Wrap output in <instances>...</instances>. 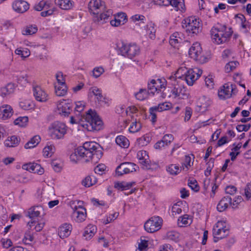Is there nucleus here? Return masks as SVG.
<instances>
[{"label": "nucleus", "mask_w": 251, "mask_h": 251, "mask_svg": "<svg viewBox=\"0 0 251 251\" xmlns=\"http://www.w3.org/2000/svg\"><path fill=\"white\" fill-rule=\"evenodd\" d=\"M103 155L102 148L99 144L94 142H87L83 146L78 147L70 156L71 161L77 162L79 158H83L85 162L97 163Z\"/></svg>", "instance_id": "nucleus-1"}, {"label": "nucleus", "mask_w": 251, "mask_h": 251, "mask_svg": "<svg viewBox=\"0 0 251 251\" xmlns=\"http://www.w3.org/2000/svg\"><path fill=\"white\" fill-rule=\"evenodd\" d=\"M83 120L86 122V124L82 125L88 131H99L102 128V121L96 111L92 109H89L83 116H81V118L78 116L71 117L70 122L72 124H80V122Z\"/></svg>", "instance_id": "nucleus-2"}, {"label": "nucleus", "mask_w": 251, "mask_h": 251, "mask_svg": "<svg viewBox=\"0 0 251 251\" xmlns=\"http://www.w3.org/2000/svg\"><path fill=\"white\" fill-rule=\"evenodd\" d=\"M233 31L231 27H227L226 25L217 24L210 30L211 39L213 42L218 45L228 42Z\"/></svg>", "instance_id": "nucleus-3"}, {"label": "nucleus", "mask_w": 251, "mask_h": 251, "mask_svg": "<svg viewBox=\"0 0 251 251\" xmlns=\"http://www.w3.org/2000/svg\"><path fill=\"white\" fill-rule=\"evenodd\" d=\"M49 131L52 139H61L67 133V126L63 123L56 121L50 125L49 127Z\"/></svg>", "instance_id": "nucleus-4"}, {"label": "nucleus", "mask_w": 251, "mask_h": 251, "mask_svg": "<svg viewBox=\"0 0 251 251\" xmlns=\"http://www.w3.org/2000/svg\"><path fill=\"white\" fill-rule=\"evenodd\" d=\"M140 48L136 44H126L122 43L120 48L122 55L132 59L140 53Z\"/></svg>", "instance_id": "nucleus-5"}, {"label": "nucleus", "mask_w": 251, "mask_h": 251, "mask_svg": "<svg viewBox=\"0 0 251 251\" xmlns=\"http://www.w3.org/2000/svg\"><path fill=\"white\" fill-rule=\"evenodd\" d=\"M189 55L191 58L200 63H204L207 61V58L203 54L201 45L198 42L194 43L190 48Z\"/></svg>", "instance_id": "nucleus-6"}, {"label": "nucleus", "mask_w": 251, "mask_h": 251, "mask_svg": "<svg viewBox=\"0 0 251 251\" xmlns=\"http://www.w3.org/2000/svg\"><path fill=\"white\" fill-rule=\"evenodd\" d=\"M162 221V218L159 216L152 217L145 223V229L149 233L157 231L161 228Z\"/></svg>", "instance_id": "nucleus-7"}, {"label": "nucleus", "mask_w": 251, "mask_h": 251, "mask_svg": "<svg viewBox=\"0 0 251 251\" xmlns=\"http://www.w3.org/2000/svg\"><path fill=\"white\" fill-rule=\"evenodd\" d=\"M202 71L198 68L189 69L184 72V75L181 77L188 85L192 86L194 82L201 75Z\"/></svg>", "instance_id": "nucleus-8"}, {"label": "nucleus", "mask_w": 251, "mask_h": 251, "mask_svg": "<svg viewBox=\"0 0 251 251\" xmlns=\"http://www.w3.org/2000/svg\"><path fill=\"white\" fill-rule=\"evenodd\" d=\"M222 89L218 92V96L220 99L225 100L231 97L232 94H235L237 92L236 85L232 83L225 84Z\"/></svg>", "instance_id": "nucleus-9"}, {"label": "nucleus", "mask_w": 251, "mask_h": 251, "mask_svg": "<svg viewBox=\"0 0 251 251\" xmlns=\"http://www.w3.org/2000/svg\"><path fill=\"white\" fill-rule=\"evenodd\" d=\"M226 223L223 221H218L213 228V235L220 236V238H224L228 234V228Z\"/></svg>", "instance_id": "nucleus-10"}, {"label": "nucleus", "mask_w": 251, "mask_h": 251, "mask_svg": "<svg viewBox=\"0 0 251 251\" xmlns=\"http://www.w3.org/2000/svg\"><path fill=\"white\" fill-rule=\"evenodd\" d=\"M136 165L131 162H124L118 166L116 170V174L119 176H122L123 174H126L132 173L136 171L135 168Z\"/></svg>", "instance_id": "nucleus-11"}, {"label": "nucleus", "mask_w": 251, "mask_h": 251, "mask_svg": "<svg viewBox=\"0 0 251 251\" xmlns=\"http://www.w3.org/2000/svg\"><path fill=\"white\" fill-rule=\"evenodd\" d=\"M73 103L69 100H63L57 105L59 113L62 116H68L72 111Z\"/></svg>", "instance_id": "nucleus-12"}, {"label": "nucleus", "mask_w": 251, "mask_h": 251, "mask_svg": "<svg viewBox=\"0 0 251 251\" xmlns=\"http://www.w3.org/2000/svg\"><path fill=\"white\" fill-rule=\"evenodd\" d=\"M104 2L101 0H91L88 4L89 10L91 14L99 16L104 8Z\"/></svg>", "instance_id": "nucleus-13"}, {"label": "nucleus", "mask_w": 251, "mask_h": 251, "mask_svg": "<svg viewBox=\"0 0 251 251\" xmlns=\"http://www.w3.org/2000/svg\"><path fill=\"white\" fill-rule=\"evenodd\" d=\"M73 209L72 217L74 220L78 223L83 222L86 217V209L81 205L75 206Z\"/></svg>", "instance_id": "nucleus-14"}, {"label": "nucleus", "mask_w": 251, "mask_h": 251, "mask_svg": "<svg viewBox=\"0 0 251 251\" xmlns=\"http://www.w3.org/2000/svg\"><path fill=\"white\" fill-rule=\"evenodd\" d=\"M13 10L17 13L23 14L29 8V4L23 0H17L12 3Z\"/></svg>", "instance_id": "nucleus-15"}, {"label": "nucleus", "mask_w": 251, "mask_h": 251, "mask_svg": "<svg viewBox=\"0 0 251 251\" xmlns=\"http://www.w3.org/2000/svg\"><path fill=\"white\" fill-rule=\"evenodd\" d=\"M180 81L178 83L171 81V84L174 86V88L171 90V93L174 96L175 98L179 97L183 98V96L187 95L186 93V89L183 86L179 84Z\"/></svg>", "instance_id": "nucleus-16"}, {"label": "nucleus", "mask_w": 251, "mask_h": 251, "mask_svg": "<svg viewBox=\"0 0 251 251\" xmlns=\"http://www.w3.org/2000/svg\"><path fill=\"white\" fill-rule=\"evenodd\" d=\"M160 79H157V81L152 79L150 83H148V92L152 95L154 94L155 92L161 91V89L165 88L164 83H161Z\"/></svg>", "instance_id": "nucleus-17"}, {"label": "nucleus", "mask_w": 251, "mask_h": 251, "mask_svg": "<svg viewBox=\"0 0 251 251\" xmlns=\"http://www.w3.org/2000/svg\"><path fill=\"white\" fill-rule=\"evenodd\" d=\"M197 104V110L201 112H204L207 110L208 107L211 105V101L209 98L205 96H202L199 99Z\"/></svg>", "instance_id": "nucleus-18"}, {"label": "nucleus", "mask_w": 251, "mask_h": 251, "mask_svg": "<svg viewBox=\"0 0 251 251\" xmlns=\"http://www.w3.org/2000/svg\"><path fill=\"white\" fill-rule=\"evenodd\" d=\"M44 214V208L41 205L34 206L29 208L26 215L32 219Z\"/></svg>", "instance_id": "nucleus-19"}, {"label": "nucleus", "mask_w": 251, "mask_h": 251, "mask_svg": "<svg viewBox=\"0 0 251 251\" xmlns=\"http://www.w3.org/2000/svg\"><path fill=\"white\" fill-rule=\"evenodd\" d=\"M13 111L11 106L4 104L0 107V119L6 120L10 118L13 115Z\"/></svg>", "instance_id": "nucleus-20"}, {"label": "nucleus", "mask_w": 251, "mask_h": 251, "mask_svg": "<svg viewBox=\"0 0 251 251\" xmlns=\"http://www.w3.org/2000/svg\"><path fill=\"white\" fill-rule=\"evenodd\" d=\"M33 95L35 99L41 102H45L48 100V95L39 86L33 87Z\"/></svg>", "instance_id": "nucleus-21"}, {"label": "nucleus", "mask_w": 251, "mask_h": 251, "mask_svg": "<svg viewBox=\"0 0 251 251\" xmlns=\"http://www.w3.org/2000/svg\"><path fill=\"white\" fill-rule=\"evenodd\" d=\"M72 229V226L71 224H62L58 228V235L61 238H66L70 235Z\"/></svg>", "instance_id": "nucleus-22"}, {"label": "nucleus", "mask_w": 251, "mask_h": 251, "mask_svg": "<svg viewBox=\"0 0 251 251\" xmlns=\"http://www.w3.org/2000/svg\"><path fill=\"white\" fill-rule=\"evenodd\" d=\"M231 198L230 196L224 197L218 203L217 209L219 212L225 211L228 206L231 204Z\"/></svg>", "instance_id": "nucleus-23"}, {"label": "nucleus", "mask_w": 251, "mask_h": 251, "mask_svg": "<svg viewBox=\"0 0 251 251\" xmlns=\"http://www.w3.org/2000/svg\"><path fill=\"white\" fill-rule=\"evenodd\" d=\"M97 227L92 225H88L84 229L83 236L86 240H90L97 232Z\"/></svg>", "instance_id": "nucleus-24"}, {"label": "nucleus", "mask_w": 251, "mask_h": 251, "mask_svg": "<svg viewBox=\"0 0 251 251\" xmlns=\"http://www.w3.org/2000/svg\"><path fill=\"white\" fill-rule=\"evenodd\" d=\"M187 70L188 69L185 67H180L177 70L176 74L175 75V76L171 75L169 76V79L171 81H173L178 83L179 81H180V80H183V79L181 76L184 75V72H185V71H187Z\"/></svg>", "instance_id": "nucleus-25"}, {"label": "nucleus", "mask_w": 251, "mask_h": 251, "mask_svg": "<svg viewBox=\"0 0 251 251\" xmlns=\"http://www.w3.org/2000/svg\"><path fill=\"white\" fill-rule=\"evenodd\" d=\"M92 93L96 97V100L99 104H106L107 102L106 101V99L102 95L101 90L96 87H93Z\"/></svg>", "instance_id": "nucleus-26"}, {"label": "nucleus", "mask_w": 251, "mask_h": 251, "mask_svg": "<svg viewBox=\"0 0 251 251\" xmlns=\"http://www.w3.org/2000/svg\"><path fill=\"white\" fill-rule=\"evenodd\" d=\"M15 88V85L14 83H8L5 86L2 87L0 89V95L2 97H6V96L14 92Z\"/></svg>", "instance_id": "nucleus-27"}, {"label": "nucleus", "mask_w": 251, "mask_h": 251, "mask_svg": "<svg viewBox=\"0 0 251 251\" xmlns=\"http://www.w3.org/2000/svg\"><path fill=\"white\" fill-rule=\"evenodd\" d=\"M180 35H182V33L177 32H175L172 34L170 38V44L172 46L176 47V44L181 43L182 39L180 37Z\"/></svg>", "instance_id": "nucleus-28"}, {"label": "nucleus", "mask_w": 251, "mask_h": 251, "mask_svg": "<svg viewBox=\"0 0 251 251\" xmlns=\"http://www.w3.org/2000/svg\"><path fill=\"white\" fill-rule=\"evenodd\" d=\"M97 182V178L93 175H90L86 176L82 181V184L86 187H89Z\"/></svg>", "instance_id": "nucleus-29"}, {"label": "nucleus", "mask_w": 251, "mask_h": 251, "mask_svg": "<svg viewBox=\"0 0 251 251\" xmlns=\"http://www.w3.org/2000/svg\"><path fill=\"white\" fill-rule=\"evenodd\" d=\"M104 11L100 13L99 16H127L125 12L121 11H116V9L103 10Z\"/></svg>", "instance_id": "nucleus-30"}, {"label": "nucleus", "mask_w": 251, "mask_h": 251, "mask_svg": "<svg viewBox=\"0 0 251 251\" xmlns=\"http://www.w3.org/2000/svg\"><path fill=\"white\" fill-rule=\"evenodd\" d=\"M55 3L64 10L70 9L73 6V1L71 0H56Z\"/></svg>", "instance_id": "nucleus-31"}, {"label": "nucleus", "mask_w": 251, "mask_h": 251, "mask_svg": "<svg viewBox=\"0 0 251 251\" xmlns=\"http://www.w3.org/2000/svg\"><path fill=\"white\" fill-rule=\"evenodd\" d=\"M127 21V17H114L110 20V24L113 26H118L125 24Z\"/></svg>", "instance_id": "nucleus-32"}, {"label": "nucleus", "mask_w": 251, "mask_h": 251, "mask_svg": "<svg viewBox=\"0 0 251 251\" xmlns=\"http://www.w3.org/2000/svg\"><path fill=\"white\" fill-rule=\"evenodd\" d=\"M40 140L41 138L39 135H35L25 144V148L26 149L33 148L39 143Z\"/></svg>", "instance_id": "nucleus-33"}, {"label": "nucleus", "mask_w": 251, "mask_h": 251, "mask_svg": "<svg viewBox=\"0 0 251 251\" xmlns=\"http://www.w3.org/2000/svg\"><path fill=\"white\" fill-rule=\"evenodd\" d=\"M20 139L18 138L17 136L13 135L5 140V145L8 147H14L17 146L19 142Z\"/></svg>", "instance_id": "nucleus-34"}, {"label": "nucleus", "mask_w": 251, "mask_h": 251, "mask_svg": "<svg viewBox=\"0 0 251 251\" xmlns=\"http://www.w3.org/2000/svg\"><path fill=\"white\" fill-rule=\"evenodd\" d=\"M54 88L55 94L57 96H64L67 93V87L66 84L55 85Z\"/></svg>", "instance_id": "nucleus-35"}, {"label": "nucleus", "mask_w": 251, "mask_h": 251, "mask_svg": "<svg viewBox=\"0 0 251 251\" xmlns=\"http://www.w3.org/2000/svg\"><path fill=\"white\" fill-rule=\"evenodd\" d=\"M241 21V29L244 33H247L250 29L251 23L245 17H237Z\"/></svg>", "instance_id": "nucleus-36"}, {"label": "nucleus", "mask_w": 251, "mask_h": 251, "mask_svg": "<svg viewBox=\"0 0 251 251\" xmlns=\"http://www.w3.org/2000/svg\"><path fill=\"white\" fill-rule=\"evenodd\" d=\"M115 142L119 146L124 148H127L129 145L128 140L123 135L118 136L115 139Z\"/></svg>", "instance_id": "nucleus-37"}, {"label": "nucleus", "mask_w": 251, "mask_h": 251, "mask_svg": "<svg viewBox=\"0 0 251 251\" xmlns=\"http://www.w3.org/2000/svg\"><path fill=\"white\" fill-rule=\"evenodd\" d=\"M170 5L176 8V10H180L183 13L185 10V5L183 2L178 1L177 0H171L169 1Z\"/></svg>", "instance_id": "nucleus-38"}, {"label": "nucleus", "mask_w": 251, "mask_h": 251, "mask_svg": "<svg viewBox=\"0 0 251 251\" xmlns=\"http://www.w3.org/2000/svg\"><path fill=\"white\" fill-rule=\"evenodd\" d=\"M136 99L139 100H143L147 99L149 95L146 89H140L139 91L134 94Z\"/></svg>", "instance_id": "nucleus-39"}, {"label": "nucleus", "mask_w": 251, "mask_h": 251, "mask_svg": "<svg viewBox=\"0 0 251 251\" xmlns=\"http://www.w3.org/2000/svg\"><path fill=\"white\" fill-rule=\"evenodd\" d=\"M151 136L148 134L144 135L142 137L138 139L137 143L142 147L147 146L151 141Z\"/></svg>", "instance_id": "nucleus-40"}, {"label": "nucleus", "mask_w": 251, "mask_h": 251, "mask_svg": "<svg viewBox=\"0 0 251 251\" xmlns=\"http://www.w3.org/2000/svg\"><path fill=\"white\" fill-rule=\"evenodd\" d=\"M184 21L186 25H200V19L197 17H188Z\"/></svg>", "instance_id": "nucleus-41"}, {"label": "nucleus", "mask_w": 251, "mask_h": 251, "mask_svg": "<svg viewBox=\"0 0 251 251\" xmlns=\"http://www.w3.org/2000/svg\"><path fill=\"white\" fill-rule=\"evenodd\" d=\"M166 238L168 240L177 242L179 239V234L175 231H170L167 232Z\"/></svg>", "instance_id": "nucleus-42"}, {"label": "nucleus", "mask_w": 251, "mask_h": 251, "mask_svg": "<svg viewBox=\"0 0 251 251\" xmlns=\"http://www.w3.org/2000/svg\"><path fill=\"white\" fill-rule=\"evenodd\" d=\"M141 124L139 121H135L132 122L130 125L128 130L131 133H136L139 131L141 128Z\"/></svg>", "instance_id": "nucleus-43"}, {"label": "nucleus", "mask_w": 251, "mask_h": 251, "mask_svg": "<svg viewBox=\"0 0 251 251\" xmlns=\"http://www.w3.org/2000/svg\"><path fill=\"white\" fill-rule=\"evenodd\" d=\"M37 30V27L35 25H31L26 26L22 32L24 35H32L35 33Z\"/></svg>", "instance_id": "nucleus-44"}, {"label": "nucleus", "mask_w": 251, "mask_h": 251, "mask_svg": "<svg viewBox=\"0 0 251 251\" xmlns=\"http://www.w3.org/2000/svg\"><path fill=\"white\" fill-rule=\"evenodd\" d=\"M28 120V117L26 116L20 117L15 120L14 123L16 125H18L21 127H25L27 125Z\"/></svg>", "instance_id": "nucleus-45"}, {"label": "nucleus", "mask_w": 251, "mask_h": 251, "mask_svg": "<svg viewBox=\"0 0 251 251\" xmlns=\"http://www.w3.org/2000/svg\"><path fill=\"white\" fill-rule=\"evenodd\" d=\"M192 220L188 215L185 214L182 216L180 217L178 219V223L179 225L181 224L180 226H182L183 225H186L191 224Z\"/></svg>", "instance_id": "nucleus-46"}, {"label": "nucleus", "mask_w": 251, "mask_h": 251, "mask_svg": "<svg viewBox=\"0 0 251 251\" xmlns=\"http://www.w3.org/2000/svg\"><path fill=\"white\" fill-rule=\"evenodd\" d=\"M170 106V103L165 102L159 103L157 106H153L152 109L156 110L158 112H161L169 109Z\"/></svg>", "instance_id": "nucleus-47"}, {"label": "nucleus", "mask_w": 251, "mask_h": 251, "mask_svg": "<svg viewBox=\"0 0 251 251\" xmlns=\"http://www.w3.org/2000/svg\"><path fill=\"white\" fill-rule=\"evenodd\" d=\"M154 25L152 23H150L147 25V32L149 34V37L153 39L155 38V29L154 28Z\"/></svg>", "instance_id": "nucleus-48"}, {"label": "nucleus", "mask_w": 251, "mask_h": 251, "mask_svg": "<svg viewBox=\"0 0 251 251\" xmlns=\"http://www.w3.org/2000/svg\"><path fill=\"white\" fill-rule=\"evenodd\" d=\"M43 152L44 157H51L54 152V147L51 145L46 146L43 149Z\"/></svg>", "instance_id": "nucleus-49"}, {"label": "nucleus", "mask_w": 251, "mask_h": 251, "mask_svg": "<svg viewBox=\"0 0 251 251\" xmlns=\"http://www.w3.org/2000/svg\"><path fill=\"white\" fill-rule=\"evenodd\" d=\"M33 238V236L30 231L26 232L23 239V242L25 245H30Z\"/></svg>", "instance_id": "nucleus-50"}, {"label": "nucleus", "mask_w": 251, "mask_h": 251, "mask_svg": "<svg viewBox=\"0 0 251 251\" xmlns=\"http://www.w3.org/2000/svg\"><path fill=\"white\" fill-rule=\"evenodd\" d=\"M167 170L170 174L176 175L180 172L179 168L175 164H171L167 169Z\"/></svg>", "instance_id": "nucleus-51"}, {"label": "nucleus", "mask_w": 251, "mask_h": 251, "mask_svg": "<svg viewBox=\"0 0 251 251\" xmlns=\"http://www.w3.org/2000/svg\"><path fill=\"white\" fill-rule=\"evenodd\" d=\"M188 185L194 191L197 192L199 191L200 187L198 185L197 181L195 179H189Z\"/></svg>", "instance_id": "nucleus-52"}, {"label": "nucleus", "mask_w": 251, "mask_h": 251, "mask_svg": "<svg viewBox=\"0 0 251 251\" xmlns=\"http://www.w3.org/2000/svg\"><path fill=\"white\" fill-rule=\"evenodd\" d=\"M146 155H147V152L146 151H140L137 153V156L139 160L141 161V163L147 166L148 163V161L146 160L147 159L145 158Z\"/></svg>", "instance_id": "nucleus-53"}, {"label": "nucleus", "mask_w": 251, "mask_h": 251, "mask_svg": "<svg viewBox=\"0 0 251 251\" xmlns=\"http://www.w3.org/2000/svg\"><path fill=\"white\" fill-rule=\"evenodd\" d=\"M239 65V63L237 61H231L227 63L225 66L226 71L229 72L232 71L233 69Z\"/></svg>", "instance_id": "nucleus-54"}, {"label": "nucleus", "mask_w": 251, "mask_h": 251, "mask_svg": "<svg viewBox=\"0 0 251 251\" xmlns=\"http://www.w3.org/2000/svg\"><path fill=\"white\" fill-rule=\"evenodd\" d=\"M185 26L187 28V31L193 34L199 33L200 28V25H186Z\"/></svg>", "instance_id": "nucleus-55"}, {"label": "nucleus", "mask_w": 251, "mask_h": 251, "mask_svg": "<svg viewBox=\"0 0 251 251\" xmlns=\"http://www.w3.org/2000/svg\"><path fill=\"white\" fill-rule=\"evenodd\" d=\"M46 1L45 0H41L37 4H35L33 6V9L37 11H41L46 7Z\"/></svg>", "instance_id": "nucleus-56"}, {"label": "nucleus", "mask_w": 251, "mask_h": 251, "mask_svg": "<svg viewBox=\"0 0 251 251\" xmlns=\"http://www.w3.org/2000/svg\"><path fill=\"white\" fill-rule=\"evenodd\" d=\"M106 168L104 164H99L95 168L94 171L96 174L100 175H102Z\"/></svg>", "instance_id": "nucleus-57"}, {"label": "nucleus", "mask_w": 251, "mask_h": 251, "mask_svg": "<svg viewBox=\"0 0 251 251\" xmlns=\"http://www.w3.org/2000/svg\"><path fill=\"white\" fill-rule=\"evenodd\" d=\"M109 17H93V22L99 25H102L106 22Z\"/></svg>", "instance_id": "nucleus-58"}, {"label": "nucleus", "mask_w": 251, "mask_h": 251, "mask_svg": "<svg viewBox=\"0 0 251 251\" xmlns=\"http://www.w3.org/2000/svg\"><path fill=\"white\" fill-rule=\"evenodd\" d=\"M205 83L206 86L210 89L213 88L214 83V79L212 75H209L205 78Z\"/></svg>", "instance_id": "nucleus-59"}, {"label": "nucleus", "mask_w": 251, "mask_h": 251, "mask_svg": "<svg viewBox=\"0 0 251 251\" xmlns=\"http://www.w3.org/2000/svg\"><path fill=\"white\" fill-rule=\"evenodd\" d=\"M162 139L166 143V146H168L172 142L174 138L172 134H167L164 135Z\"/></svg>", "instance_id": "nucleus-60"}, {"label": "nucleus", "mask_w": 251, "mask_h": 251, "mask_svg": "<svg viewBox=\"0 0 251 251\" xmlns=\"http://www.w3.org/2000/svg\"><path fill=\"white\" fill-rule=\"evenodd\" d=\"M191 158L188 155H186L184 162L182 165L183 170L187 171L189 167L191 166Z\"/></svg>", "instance_id": "nucleus-61"}, {"label": "nucleus", "mask_w": 251, "mask_h": 251, "mask_svg": "<svg viewBox=\"0 0 251 251\" xmlns=\"http://www.w3.org/2000/svg\"><path fill=\"white\" fill-rule=\"evenodd\" d=\"M214 159L211 158L209 162L207 163V167L206 170L205 171V176H208L210 175L211 170L214 166Z\"/></svg>", "instance_id": "nucleus-62"}, {"label": "nucleus", "mask_w": 251, "mask_h": 251, "mask_svg": "<svg viewBox=\"0 0 251 251\" xmlns=\"http://www.w3.org/2000/svg\"><path fill=\"white\" fill-rule=\"evenodd\" d=\"M104 71L103 68L101 67H96L94 69L93 71V76L96 78H98Z\"/></svg>", "instance_id": "nucleus-63"}, {"label": "nucleus", "mask_w": 251, "mask_h": 251, "mask_svg": "<svg viewBox=\"0 0 251 251\" xmlns=\"http://www.w3.org/2000/svg\"><path fill=\"white\" fill-rule=\"evenodd\" d=\"M245 195L247 200L251 199V182L246 185L245 189Z\"/></svg>", "instance_id": "nucleus-64"}]
</instances>
